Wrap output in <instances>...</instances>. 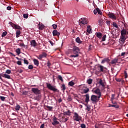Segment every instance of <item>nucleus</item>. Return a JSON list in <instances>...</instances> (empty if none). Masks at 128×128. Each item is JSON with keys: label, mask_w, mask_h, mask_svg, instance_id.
Here are the masks:
<instances>
[{"label": "nucleus", "mask_w": 128, "mask_h": 128, "mask_svg": "<svg viewBox=\"0 0 128 128\" xmlns=\"http://www.w3.org/2000/svg\"><path fill=\"white\" fill-rule=\"evenodd\" d=\"M14 28H15V30H22V27L16 24H15V26L14 27Z\"/></svg>", "instance_id": "obj_32"}, {"label": "nucleus", "mask_w": 128, "mask_h": 128, "mask_svg": "<svg viewBox=\"0 0 128 128\" xmlns=\"http://www.w3.org/2000/svg\"><path fill=\"white\" fill-rule=\"evenodd\" d=\"M112 25H113V26H114V28H118V26L116 24V22H114L113 24H112Z\"/></svg>", "instance_id": "obj_40"}, {"label": "nucleus", "mask_w": 128, "mask_h": 128, "mask_svg": "<svg viewBox=\"0 0 128 128\" xmlns=\"http://www.w3.org/2000/svg\"><path fill=\"white\" fill-rule=\"evenodd\" d=\"M109 107L110 108H119L120 106L118 104H109Z\"/></svg>", "instance_id": "obj_20"}, {"label": "nucleus", "mask_w": 128, "mask_h": 128, "mask_svg": "<svg viewBox=\"0 0 128 128\" xmlns=\"http://www.w3.org/2000/svg\"><path fill=\"white\" fill-rule=\"evenodd\" d=\"M32 92H34L35 94H40V90H38V88H32Z\"/></svg>", "instance_id": "obj_8"}, {"label": "nucleus", "mask_w": 128, "mask_h": 128, "mask_svg": "<svg viewBox=\"0 0 128 128\" xmlns=\"http://www.w3.org/2000/svg\"><path fill=\"white\" fill-rule=\"evenodd\" d=\"M34 62L35 66H38V64H40V62H38V60L36 59L34 60Z\"/></svg>", "instance_id": "obj_22"}, {"label": "nucleus", "mask_w": 128, "mask_h": 128, "mask_svg": "<svg viewBox=\"0 0 128 128\" xmlns=\"http://www.w3.org/2000/svg\"><path fill=\"white\" fill-rule=\"evenodd\" d=\"M9 24H10L11 26H12V28H14V27L16 26V24L12 23V22H9Z\"/></svg>", "instance_id": "obj_41"}, {"label": "nucleus", "mask_w": 128, "mask_h": 128, "mask_svg": "<svg viewBox=\"0 0 128 128\" xmlns=\"http://www.w3.org/2000/svg\"><path fill=\"white\" fill-rule=\"evenodd\" d=\"M0 99L2 102H4V100H6V97L4 96H0Z\"/></svg>", "instance_id": "obj_42"}, {"label": "nucleus", "mask_w": 128, "mask_h": 128, "mask_svg": "<svg viewBox=\"0 0 128 128\" xmlns=\"http://www.w3.org/2000/svg\"><path fill=\"white\" fill-rule=\"evenodd\" d=\"M16 52L18 56H20V48H18L16 50Z\"/></svg>", "instance_id": "obj_29"}, {"label": "nucleus", "mask_w": 128, "mask_h": 128, "mask_svg": "<svg viewBox=\"0 0 128 128\" xmlns=\"http://www.w3.org/2000/svg\"><path fill=\"white\" fill-rule=\"evenodd\" d=\"M106 38V35H104L102 38V42H105Z\"/></svg>", "instance_id": "obj_43"}, {"label": "nucleus", "mask_w": 128, "mask_h": 128, "mask_svg": "<svg viewBox=\"0 0 128 128\" xmlns=\"http://www.w3.org/2000/svg\"><path fill=\"white\" fill-rule=\"evenodd\" d=\"M6 73L8 74H12V70H7L6 72Z\"/></svg>", "instance_id": "obj_44"}, {"label": "nucleus", "mask_w": 128, "mask_h": 128, "mask_svg": "<svg viewBox=\"0 0 128 128\" xmlns=\"http://www.w3.org/2000/svg\"><path fill=\"white\" fill-rule=\"evenodd\" d=\"M92 92L96 94H98V99L100 98V97L102 96V92H100V88H98L96 90H94L93 89Z\"/></svg>", "instance_id": "obj_7"}, {"label": "nucleus", "mask_w": 128, "mask_h": 128, "mask_svg": "<svg viewBox=\"0 0 128 128\" xmlns=\"http://www.w3.org/2000/svg\"><path fill=\"white\" fill-rule=\"evenodd\" d=\"M118 58H115L112 60V62H110V64H116V62H118Z\"/></svg>", "instance_id": "obj_19"}, {"label": "nucleus", "mask_w": 128, "mask_h": 128, "mask_svg": "<svg viewBox=\"0 0 128 128\" xmlns=\"http://www.w3.org/2000/svg\"><path fill=\"white\" fill-rule=\"evenodd\" d=\"M79 24L82 26V24H88V20H86V18H81L79 20Z\"/></svg>", "instance_id": "obj_6"}, {"label": "nucleus", "mask_w": 128, "mask_h": 128, "mask_svg": "<svg viewBox=\"0 0 128 128\" xmlns=\"http://www.w3.org/2000/svg\"><path fill=\"white\" fill-rule=\"evenodd\" d=\"M92 32V28H90V26H87V32H88V34H90Z\"/></svg>", "instance_id": "obj_25"}, {"label": "nucleus", "mask_w": 128, "mask_h": 128, "mask_svg": "<svg viewBox=\"0 0 128 128\" xmlns=\"http://www.w3.org/2000/svg\"><path fill=\"white\" fill-rule=\"evenodd\" d=\"M68 85L70 86H74V82L72 81L68 83Z\"/></svg>", "instance_id": "obj_27"}, {"label": "nucleus", "mask_w": 128, "mask_h": 128, "mask_svg": "<svg viewBox=\"0 0 128 128\" xmlns=\"http://www.w3.org/2000/svg\"><path fill=\"white\" fill-rule=\"evenodd\" d=\"M28 94V91H24V92H23L24 96H27Z\"/></svg>", "instance_id": "obj_55"}, {"label": "nucleus", "mask_w": 128, "mask_h": 128, "mask_svg": "<svg viewBox=\"0 0 128 128\" xmlns=\"http://www.w3.org/2000/svg\"><path fill=\"white\" fill-rule=\"evenodd\" d=\"M116 82H122V78H117L116 79Z\"/></svg>", "instance_id": "obj_61"}, {"label": "nucleus", "mask_w": 128, "mask_h": 128, "mask_svg": "<svg viewBox=\"0 0 128 128\" xmlns=\"http://www.w3.org/2000/svg\"><path fill=\"white\" fill-rule=\"evenodd\" d=\"M53 36H60V32H58V30H54L52 32Z\"/></svg>", "instance_id": "obj_11"}, {"label": "nucleus", "mask_w": 128, "mask_h": 128, "mask_svg": "<svg viewBox=\"0 0 128 128\" xmlns=\"http://www.w3.org/2000/svg\"><path fill=\"white\" fill-rule=\"evenodd\" d=\"M58 80H60V82H64V79H62V76L58 75Z\"/></svg>", "instance_id": "obj_28"}, {"label": "nucleus", "mask_w": 128, "mask_h": 128, "mask_svg": "<svg viewBox=\"0 0 128 128\" xmlns=\"http://www.w3.org/2000/svg\"><path fill=\"white\" fill-rule=\"evenodd\" d=\"M1 76H2V78H8V80H10V78H10V76L6 74H1Z\"/></svg>", "instance_id": "obj_14"}, {"label": "nucleus", "mask_w": 128, "mask_h": 128, "mask_svg": "<svg viewBox=\"0 0 128 128\" xmlns=\"http://www.w3.org/2000/svg\"><path fill=\"white\" fill-rule=\"evenodd\" d=\"M98 96L96 95L91 96L90 100L92 101V104H96L98 102Z\"/></svg>", "instance_id": "obj_5"}, {"label": "nucleus", "mask_w": 128, "mask_h": 128, "mask_svg": "<svg viewBox=\"0 0 128 128\" xmlns=\"http://www.w3.org/2000/svg\"><path fill=\"white\" fill-rule=\"evenodd\" d=\"M24 64H28V60H24Z\"/></svg>", "instance_id": "obj_52"}, {"label": "nucleus", "mask_w": 128, "mask_h": 128, "mask_svg": "<svg viewBox=\"0 0 128 128\" xmlns=\"http://www.w3.org/2000/svg\"><path fill=\"white\" fill-rule=\"evenodd\" d=\"M58 102L59 104H60V102H62V100L61 99V98H60V99L58 100Z\"/></svg>", "instance_id": "obj_63"}, {"label": "nucleus", "mask_w": 128, "mask_h": 128, "mask_svg": "<svg viewBox=\"0 0 128 128\" xmlns=\"http://www.w3.org/2000/svg\"><path fill=\"white\" fill-rule=\"evenodd\" d=\"M52 26L54 30H56L58 28V25L54 24H52Z\"/></svg>", "instance_id": "obj_47"}, {"label": "nucleus", "mask_w": 128, "mask_h": 128, "mask_svg": "<svg viewBox=\"0 0 128 128\" xmlns=\"http://www.w3.org/2000/svg\"><path fill=\"white\" fill-rule=\"evenodd\" d=\"M99 84H100V86H102L104 88V82H102V80H100L99 82Z\"/></svg>", "instance_id": "obj_34"}, {"label": "nucleus", "mask_w": 128, "mask_h": 128, "mask_svg": "<svg viewBox=\"0 0 128 128\" xmlns=\"http://www.w3.org/2000/svg\"><path fill=\"white\" fill-rule=\"evenodd\" d=\"M106 24L107 25H108V26H110V21L106 20Z\"/></svg>", "instance_id": "obj_48"}, {"label": "nucleus", "mask_w": 128, "mask_h": 128, "mask_svg": "<svg viewBox=\"0 0 128 128\" xmlns=\"http://www.w3.org/2000/svg\"><path fill=\"white\" fill-rule=\"evenodd\" d=\"M50 44L51 46H54V42H52V40L49 41Z\"/></svg>", "instance_id": "obj_60"}, {"label": "nucleus", "mask_w": 128, "mask_h": 128, "mask_svg": "<svg viewBox=\"0 0 128 128\" xmlns=\"http://www.w3.org/2000/svg\"><path fill=\"white\" fill-rule=\"evenodd\" d=\"M108 16H109V18L112 20H116V16L114 13L109 12L108 14Z\"/></svg>", "instance_id": "obj_12"}, {"label": "nucleus", "mask_w": 128, "mask_h": 128, "mask_svg": "<svg viewBox=\"0 0 128 128\" xmlns=\"http://www.w3.org/2000/svg\"><path fill=\"white\" fill-rule=\"evenodd\" d=\"M52 124L53 126H56V124H60V122L58 121V118H56V117L54 116Z\"/></svg>", "instance_id": "obj_10"}, {"label": "nucleus", "mask_w": 128, "mask_h": 128, "mask_svg": "<svg viewBox=\"0 0 128 128\" xmlns=\"http://www.w3.org/2000/svg\"><path fill=\"white\" fill-rule=\"evenodd\" d=\"M47 66H48V67L50 66V62H47Z\"/></svg>", "instance_id": "obj_62"}, {"label": "nucleus", "mask_w": 128, "mask_h": 128, "mask_svg": "<svg viewBox=\"0 0 128 128\" xmlns=\"http://www.w3.org/2000/svg\"><path fill=\"white\" fill-rule=\"evenodd\" d=\"M86 110H88V112H90V106H87L86 108Z\"/></svg>", "instance_id": "obj_46"}, {"label": "nucleus", "mask_w": 128, "mask_h": 128, "mask_svg": "<svg viewBox=\"0 0 128 128\" xmlns=\"http://www.w3.org/2000/svg\"><path fill=\"white\" fill-rule=\"evenodd\" d=\"M76 42H78V44H82V42L80 40V37H78L76 39Z\"/></svg>", "instance_id": "obj_26"}, {"label": "nucleus", "mask_w": 128, "mask_h": 128, "mask_svg": "<svg viewBox=\"0 0 128 128\" xmlns=\"http://www.w3.org/2000/svg\"><path fill=\"white\" fill-rule=\"evenodd\" d=\"M98 14H100V16L102 14V10H100V9L99 8V10H98Z\"/></svg>", "instance_id": "obj_45"}, {"label": "nucleus", "mask_w": 128, "mask_h": 128, "mask_svg": "<svg viewBox=\"0 0 128 128\" xmlns=\"http://www.w3.org/2000/svg\"><path fill=\"white\" fill-rule=\"evenodd\" d=\"M48 54L46 52H42V54L39 55L38 58L39 60H42L43 58H46Z\"/></svg>", "instance_id": "obj_13"}, {"label": "nucleus", "mask_w": 128, "mask_h": 128, "mask_svg": "<svg viewBox=\"0 0 128 128\" xmlns=\"http://www.w3.org/2000/svg\"><path fill=\"white\" fill-rule=\"evenodd\" d=\"M61 88H62V92H64V91L66 89V85L64 84H62V85L61 86Z\"/></svg>", "instance_id": "obj_24"}, {"label": "nucleus", "mask_w": 128, "mask_h": 128, "mask_svg": "<svg viewBox=\"0 0 128 128\" xmlns=\"http://www.w3.org/2000/svg\"><path fill=\"white\" fill-rule=\"evenodd\" d=\"M28 68L29 70H32L34 66L32 65H29Z\"/></svg>", "instance_id": "obj_50"}, {"label": "nucleus", "mask_w": 128, "mask_h": 128, "mask_svg": "<svg viewBox=\"0 0 128 128\" xmlns=\"http://www.w3.org/2000/svg\"><path fill=\"white\" fill-rule=\"evenodd\" d=\"M124 74L125 78H128V73H126V71H124Z\"/></svg>", "instance_id": "obj_53"}, {"label": "nucleus", "mask_w": 128, "mask_h": 128, "mask_svg": "<svg viewBox=\"0 0 128 128\" xmlns=\"http://www.w3.org/2000/svg\"><path fill=\"white\" fill-rule=\"evenodd\" d=\"M20 106L17 104L15 107L16 110H20Z\"/></svg>", "instance_id": "obj_35"}, {"label": "nucleus", "mask_w": 128, "mask_h": 128, "mask_svg": "<svg viewBox=\"0 0 128 128\" xmlns=\"http://www.w3.org/2000/svg\"><path fill=\"white\" fill-rule=\"evenodd\" d=\"M20 46H24V47L26 46V45H24V43H20Z\"/></svg>", "instance_id": "obj_57"}, {"label": "nucleus", "mask_w": 128, "mask_h": 128, "mask_svg": "<svg viewBox=\"0 0 128 128\" xmlns=\"http://www.w3.org/2000/svg\"><path fill=\"white\" fill-rule=\"evenodd\" d=\"M104 22H106L104 20L102 19H100L98 20V25L100 26H102V25H104Z\"/></svg>", "instance_id": "obj_18"}, {"label": "nucleus", "mask_w": 128, "mask_h": 128, "mask_svg": "<svg viewBox=\"0 0 128 128\" xmlns=\"http://www.w3.org/2000/svg\"><path fill=\"white\" fill-rule=\"evenodd\" d=\"M44 28V25H39V30H42Z\"/></svg>", "instance_id": "obj_31"}, {"label": "nucleus", "mask_w": 128, "mask_h": 128, "mask_svg": "<svg viewBox=\"0 0 128 128\" xmlns=\"http://www.w3.org/2000/svg\"><path fill=\"white\" fill-rule=\"evenodd\" d=\"M72 52L74 54L70 56L71 58H78V56H80L78 54L80 53V50L78 47L74 46L72 49Z\"/></svg>", "instance_id": "obj_2"}, {"label": "nucleus", "mask_w": 128, "mask_h": 128, "mask_svg": "<svg viewBox=\"0 0 128 128\" xmlns=\"http://www.w3.org/2000/svg\"><path fill=\"white\" fill-rule=\"evenodd\" d=\"M36 40H32L30 42V46H34V48H36Z\"/></svg>", "instance_id": "obj_16"}, {"label": "nucleus", "mask_w": 128, "mask_h": 128, "mask_svg": "<svg viewBox=\"0 0 128 128\" xmlns=\"http://www.w3.org/2000/svg\"><path fill=\"white\" fill-rule=\"evenodd\" d=\"M23 16L24 18H28V14H24Z\"/></svg>", "instance_id": "obj_49"}, {"label": "nucleus", "mask_w": 128, "mask_h": 128, "mask_svg": "<svg viewBox=\"0 0 128 128\" xmlns=\"http://www.w3.org/2000/svg\"><path fill=\"white\" fill-rule=\"evenodd\" d=\"M104 66L102 65L97 66V70H98V72H104Z\"/></svg>", "instance_id": "obj_9"}, {"label": "nucleus", "mask_w": 128, "mask_h": 128, "mask_svg": "<svg viewBox=\"0 0 128 128\" xmlns=\"http://www.w3.org/2000/svg\"><path fill=\"white\" fill-rule=\"evenodd\" d=\"M18 66H22V62L21 61H18L16 62Z\"/></svg>", "instance_id": "obj_54"}, {"label": "nucleus", "mask_w": 128, "mask_h": 128, "mask_svg": "<svg viewBox=\"0 0 128 128\" xmlns=\"http://www.w3.org/2000/svg\"><path fill=\"white\" fill-rule=\"evenodd\" d=\"M6 34H8V32L6 31V32H4L2 33V38L6 36Z\"/></svg>", "instance_id": "obj_39"}, {"label": "nucleus", "mask_w": 128, "mask_h": 128, "mask_svg": "<svg viewBox=\"0 0 128 128\" xmlns=\"http://www.w3.org/2000/svg\"><path fill=\"white\" fill-rule=\"evenodd\" d=\"M74 120L76 122H80L82 120V116H80L76 112H74V116H73Z\"/></svg>", "instance_id": "obj_4"}, {"label": "nucleus", "mask_w": 128, "mask_h": 128, "mask_svg": "<svg viewBox=\"0 0 128 128\" xmlns=\"http://www.w3.org/2000/svg\"><path fill=\"white\" fill-rule=\"evenodd\" d=\"M68 102H72V100L71 96H68Z\"/></svg>", "instance_id": "obj_51"}, {"label": "nucleus", "mask_w": 128, "mask_h": 128, "mask_svg": "<svg viewBox=\"0 0 128 128\" xmlns=\"http://www.w3.org/2000/svg\"><path fill=\"white\" fill-rule=\"evenodd\" d=\"M64 116H70V110H68L67 112H64Z\"/></svg>", "instance_id": "obj_23"}, {"label": "nucleus", "mask_w": 128, "mask_h": 128, "mask_svg": "<svg viewBox=\"0 0 128 128\" xmlns=\"http://www.w3.org/2000/svg\"><path fill=\"white\" fill-rule=\"evenodd\" d=\"M80 126L82 128H86V125L84 124H81Z\"/></svg>", "instance_id": "obj_56"}, {"label": "nucleus", "mask_w": 128, "mask_h": 128, "mask_svg": "<svg viewBox=\"0 0 128 128\" xmlns=\"http://www.w3.org/2000/svg\"><path fill=\"white\" fill-rule=\"evenodd\" d=\"M46 108H47V110H50V111L52 110L54 108L52 106H46Z\"/></svg>", "instance_id": "obj_37"}, {"label": "nucleus", "mask_w": 128, "mask_h": 128, "mask_svg": "<svg viewBox=\"0 0 128 128\" xmlns=\"http://www.w3.org/2000/svg\"><path fill=\"white\" fill-rule=\"evenodd\" d=\"M84 96H86L85 98V102L86 104H88V102H90V94H86Z\"/></svg>", "instance_id": "obj_15"}, {"label": "nucleus", "mask_w": 128, "mask_h": 128, "mask_svg": "<svg viewBox=\"0 0 128 128\" xmlns=\"http://www.w3.org/2000/svg\"><path fill=\"white\" fill-rule=\"evenodd\" d=\"M111 100H114V94H112Z\"/></svg>", "instance_id": "obj_58"}, {"label": "nucleus", "mask_w": 128, "mask_h": 128, "mask_svg": "<svg viewBox=\"0 0 128 128\" xmlns=\"http://www.w3.org/2000/svg\"><path fill=\"white\" fill-rule=\"evenodd\" d=\"M110 58H104L102 60L101 64H104L105 62H110Z\"/></svg>", "instance_id": "obj_17"}, {"label": "nucleus", "mask_w": 128, "mask_h": 128, "mask_svg": "<svg viewBox=\"0 0 128 128\" xmlns=\"http://www.w3.org/2000/svg\"><path fill=\"white\" fill-rule=\"evenodd\" d=\"M96 36L97 38H100V40L102 38V34L100 32H97Z\"/></svg>", "instance_id": "obj_21"}, {"label": "nucleus", "mask_w": 128, "mask_h": 128, "mask_svg": "<svg viewBox=\"0 0 128 128\" xmlns=\"http://www.w3.org/2000/svg\"><path fill=\"white\" fill-rule=\"evenodd\" d=\"M20 34V30H18L16 32V38H18Z\"/></svg>", "instance_id": "obj_30"}, {"label": "nucleus", "mask_w": 128, "mask_h": 128, "mask_svg": "<svg viewBox=\"0 0 128 128\" xmlns=\"http://www.w3.org/2000/svg\"><path fill=\"white\" fill-rule=\"evenodd\" d=\"M83 92H84V94H88V92H90V88H86V89H84L83 90Z\"/></svg>", "instance_id": "obj_38"}, {"label": "nucleus", "mask_w": 128, "mask_h": 128, "mask_svg": "<svg viewBox=\"0 0 128 128\" xmlns=\"http://www.w3.org/2000/svg\"><path fill=\"white\" fill-rule=\"evenodd\" d=\"M98 10H100V8H96L94 9V14H98Z\"/></svg>", "instance_id": "obj_36"}, {"label": "nucleus", "mask_w": 128, "mask_h": 128, "mask_svg": "<svg viewBox=\"0 0 128 128\" xmlns=\"http://www.w3.org/2000/svg\"><path fill=\"white\" fill-rule=\"evenodd\" d=\"M46 86L48 88V90H53V92H60V90L56 88L54 86H52L50 84L46 83Z\"/></svg>", "instance_id": "obj_3"}, {"label": "nucleus", "mask_w": 128, "mask_h": 128, "mask_svg": "<svg viewBox=\"0 0 128 128\" xmlns=\"http://www.w3.org/2000/svg\"><path fill=\"white\" fill-rule=\"evenodd\" d=\"M121 35L120 36V42H123V44H124V42H126V34H128V32L126 30V28H122V29L121 30Z\"/></svg>", "instance_id": "obj_1"}, {"label": "nucleus", "mask_w": 128, "mask_h": 128, "mask_svg": "<svg viewBox=\"0 0 128 128\" xmlns=\"http://www.w3.org/2000/svg\"><path fill=\"white\" fill-rule=\"evenodd\" d=\"M44 128V124H43L40 126V128Z\"/></svg>", "instance_id": "obj_64"}, {"label": "nucleus", "mask_w": 128, "mask_h": 128, "mask_svg": "<svg viewBox=\"0 0 128 128\" xmlns=\"http://www.w3.org/2000/svg\"><path fill=\"white\" fill-rule=\"evenodd\" d=\"M6 8L8 10H12V6H8Z\"/></svg>", "instance_id": "obj_59"}, {"label": "nucleus", "mask_w": 128, "mask_h": 128, "mask_svg": "<svg viewBox=\"0 0 128 128\" xmlns=\"http://www.w3.org/2000/svg\"><path fill=\"white\" fill-rule=\"evenodd\" d=\"M87 82L88 84H92V79H88L87 80Z\"/></svg>", "instance_id": "obj_33"}]
</instances>
